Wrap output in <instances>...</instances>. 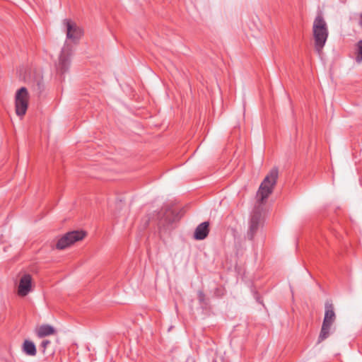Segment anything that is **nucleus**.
<instances>
[{
	"mask_svg": "<svg viewBox=\"0 0 362 362\" xmlns=\"http://www.w3.org/2000/svg\"><path fill=\"white\" fill-rule=\"evenodd\" d=\"M313 30L315 49L318 54H320L328 37L327 23L321 14L315 18Z\"/></svg>",
	"mask_w": 362,
	"mask_h": 362,
	"instance_id": "obj_1",
	"label": "nucleus"
},
{
	"mask_svg": "<svg viewBox=\"0 0 362 362\" xmlns=\"http://www.w3.org/2000/svg\"><path fill=\"white\" fill-rule=\"evenodd\" d=\"M279 171L276 168H272L261 183L257 193V201L263 203L272 193L276 184Z\"/></svg>",
	"mask_w": 362,
	"mask_h": 362,
	"instance_id": "obj_2",
	"label": "nucleus"
},
{
	"mask_svg": "<svg viewBox=\"0 0 362 362\" xmlns=\"http://www.w3.org/2000/svg\"><path fill=\"white\" fill-rule=\"evenodd\" d=\"M325 317L318 337V342H321L329 336L332 325L336 320L334 305L332 303L327 301L325 305Z\"/></svg>",
	"mask_w": 362,
	"mask_h": 362,
	"instance_id": "obj_3",
	"label": "nucleus"
},
{
	"mask_svg": "<svg viewBox=\"0 0 362 362\" xmlns=\"http://www.w3.org/2000/svg\"><path fill=\"white\" fill-rule=\"evenodd\" d=\"M86 235L82 230H74L64 235L57 243L56 248L64 250L66 247L74 244L75 242L81 240Z\"/></svg>",
	"mask_w": 362,
	"mask_h": 362,
	"instance_id": "obj_4",
	"label": "nucleus"
},
{
	"mask_svg": "<svg viewBox=\"0 0 362 362\" xmlns=\"http://www.w3.org/2000/svg\"><path fill=\"white\" fill-rule=\"evenodd\" d=\"M29 93L26 88L22 87L16 93V112L23 117L28 109Z\"/></svg>",
	"mask_w": 362,
	"mask_h": 362,
	"instance_id": "obj_5",
	"label": "nucleus"
},
{
	"mask_svg": "<svg viewBox=\"0 0 362 362\" xmlns=\"http://www.w3.org/2000/svg\"><path fill=\"white\" fill-rule=\"evenodd\" d=\"M71 49L68 45L64 46L59 57V62L56 65L58 74L63 75L65 74L70 65Z\"/></svg>",
	"mask_w": 362,
	"mask_h": 362,
	"instance_id": "obj_6",
	"label": "nucleus"
},
{
	"mask_svg": "<svg viewBox=\"0 0 362 362\" xmlns=\"http://www.w3.org/2000/svg\"><path fill=\"white\" fill-rule=\"evenodd\" d=\"M63 24L66 28L67 39L71 40L74 42H77L83 34L82 29L70 19H64Z\"/></svg>",
	"mask_w": 362,
	"mask_h": 362,
	"instance_id": "obj_7",
	"label": "nucleus"
},
{
	"mask_svg": "<svg viewBox=\"0 0 362 362\" xmlns=\"http://www.w3.org/2000/svg\"><path fill=\"white\" fill-rule=\"evenodd\" d=\"M32 278L30 274H24L20 279L18 287V294L20 296H25L31 291Z\"/></svg>",
	"mask_w": 362,
	"mask_h": 362,
	"instance_id": "obj_8",
	"label": "nucleus"
},
{
	"mask_svg": "<svg viewBox=\"0 0 362 362\" xmlns=\"http://www.w3.org/2000/svg\"><path fill=\"white\" fill-rule=\"evenodd\" d=\"M260 223V214H254L251 216L247 237L249 240H253Z\"/></svg>",
	"mask_w": 362,
	"mask_h": 362,
	"instance_id": "obj_9",
	"label": "nucleus"
},
{
	"mask_svg": "<svg viewBox=\"0 0 362 362\" xmlns=\"http://www.w3.org/2000/svg\"><path fill=\"white\" fill-rule=\"evenodd\" d=\"M177 219L178 214L168 208L166 209L165 212L162 214L159 221V225L165 227L175 222Z\"/></svg>",
	"mask_w": 362,
	"mask_h": 362,
	"instance_id": "obj_10",
	"label": "nucleus"
},
{
	"mask_svg": "<svg viewBox=\"0 0 362 362\" xmlns=\"http://www.w3.org/2000/svg\"><path fill=\"white\" fill-rule=\"evenodd\" d=\"M209 233V223L204 221L195 228L194 233V238L197 240H202L205 239Z\"/></svg>",
	"mask_w": 362,
	"mask_h": 362,
	"instance_id": "obj_11",
	"label": "nucleus"
},
{
	"mask_svg": "<svg viewBox=\"0 0 362 362\" xmlns=\"http://www.w3.org/2000/svg\"><path fill=\"white\" fill-rule=\"evenodd\" d=\"M55 333L56 330L49 325H42L40 326L36 331L37 336L40 338L52 335Z\"/></svg>",
	"mask_w": 362,
	"mask_h": 362,
	"instance_id": "obj_12",
	"label": "nucleus"
},
{
	"mask_svg": "<svg viewBox=\"0 0 362 362\" xmlns=\"http://www.w3.org/2000/svg\"><path fill=\"white\" fill-rule=\"evenodd\" d=\"M23 351L28 356H35L37 350L35 344L30 340L25 339L22 346Z\"/></svg>",
	"mask_w": 362,
	"mask_h": 362,
	"instance_id": "obj_13",
	"label": "nucleus"
},
{
	"mask_svg": "<svg viewBox=\"0 0 362 362\" xmlns=\"http://www.w3.org/2000/svg\"><path fill=\"white\" fill-rule=\"evenodd\" d=\"M356 60L358 63L362 61V40H360L358 42V54L356 56Z\"/></svg>",
	"mask_w": 362,
	"mask_h": 362,
	"instance_id": "obj_14",
	"label": "nucleus"
},
{
	"mask_svg": "<svg viewBox=\"0 0 362 362\" xmlns=\"http://www.w3.org/2000/svg\"><path fill=\"white\" fill-rule=\"evenodd\" d=\"M51 344V341L47 339H44L40 344V349H41L42 352L45 354L46 349L47 346Z\"/></svg>",
	"mask_w": 362,
	"mask_h": 362,
	"instance_id": "obj_15",
	"label": "nucleus"
},
{
	"mask_svg": "<svg viewBox=\"0 0 362 362\" xmlns=\"http://www.w3.org/2000/svg\"><path fill=\"white\" fill-rule=\"evenodd\" d=\"M198 299L200 303H205V294L203 291H198Z\"/></svg>",
	"mask_w": 362,
	"mask_h": 362,
	"instance_id": "obj_16",
	"label": "nucleus"
},
{
	"mask_svg": "<svg viewBox=\"0 0 362 362\" xmlns=\"http://www.w3.org/2000/svg\"><path fill=\"white\" fill-rule=\"evenodd\" d=\"M359 25H360L361 26V28H362V13L361 14V16H360Z\"/></svg>",
	"mask_w": 362,
	"mask_h": 362,
	"instance_id": "obj_17",
	"label": "nucleus"
}]
</instances>
